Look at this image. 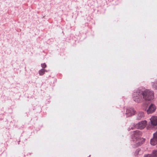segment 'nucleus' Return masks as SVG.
<instances>
[{"label":"nucleus","instance_id":"1a4fd4ad","mask_svg":"<svg viewBox=\"0 0 157 157\" xmlns=\"http://www.w3.org/2000/svg\"><path fill=\"white\" fill-rule=\"evenodd\" d=\"M144 117V113L143 112H139L137 116V118L138 120H140Z\"/></svg>","mask_w":157,"mask_h":157},{"label":"nucleus","instance_id":"7ed1b4c3","mask_svg":"<svg viewBox=\"0 0 157 157\" xmlns=\"http://www.w3.org/2000/svg\"><path fill=\"white\" fill-rule=\"evenodd\" d=\"M142 94V91L140 90L134 92L132 95L134 101L138 103L141 102L143 99Z\"/></svg>","mask_w":157,"mask_h":157},{"label":"nucleus","instance_id":"4468645a","mask_svg":"<svg viewBox=\"0 0 157 157\" xmlns=\"http://www.w3.org/2000/svg\"><path fill=\"white\" fill-rule=\"evenodd\" d=\"M41 66L43 68H45L46 67V65L45 63H42L41 64Z\"/></svg>","mask_w":157,"mask_h":157},{"label":"nucleus","instance_id":"20e7f679","mask_svg":"<svg viewBox=\"0 0 157 157\" xmlns=\"http://www.w3.org/2000/svg\"><path fill=\"white\" fill-rule=\"evenodd\" d=\"M136 111L132 108H127L126 111V115L127 117H129L134 115Z\"/></svg>","mask_w":157,"mask_h":157},{"label":"nucleus","instance_id":"9b49d317","mask_svg":"<svg viewBox=\"0 0 157 157\" xmlns=\"http://www.w3.org/2000/svg\"><path fill=\"white\" fill-rule=\"evenodd\" d=\"M45 72V70L43 69H41L39 71V74L40 75H42L44 74Z\"/></svg>","mask_w":157,"mask_h":157},{"label":"nucleus","instance_id":"0eeeda50","mask_svg":"<svg viewBox=\"0 0 157 157\" xmlns=\"http://www.w3.org/2000/svg\"><path fill=\"white\" fill-rule=\"evenodd\" d=\"M150 120L152 125L154 126L157 125V117L153 116Z\"/></svg>","mask_w":157,"mask_h":157},{"label":"nucleus","instance_id":"423d86ee","mask_svg":"<svg viewBox=\"0 0 157 157\" xmlns=\"http://www.w3.org/2000/svg\"><path fill=\"white\" fill-rule=\"evenodd\" d=\"M156 109V107L155 105L153 104H151L147 111V113L150 114L153 113L155 111Z\"/></svg>","mask_w":157,"mask_h":157},{"label":"nucleus","instance_id":"dca6fc26","mask_svg":"<svg viewBox=\"0 0 157 157\" xmlns=\"http://www.w3.org/2000/svg\"><path fill=\"white\" fill-rule=\"evenodd\" d=\"M153 136L157 139V131L154 134Z\"/></svg>","mask_w":157,"mask_h":157},{"label":"nucleus","instance_id":"f03ea898","mask_svg":"<svg viewBox=\"0 0 157 157\" xmlns=\"http://www.w3.org/2000/svg\"><path fill=\"white\" fill-rule=\"evenodd\" d=\"M142 92L143 98L144 100L150 101L154 99V93L153 91L146 89Z\"/></svg>","mask_w":157,"mask_h":157},{"label":"nucleus","instance_id":"9d476101","mask_svg":"<svg viewBox=\"0 0 157 157\" xmlns=\"http://www.w3.org/2000/svg\"><path fill=\"white\" fill-rule=\"evenodd\" d=\"M151 155L152 157H157V151H153Z\"/></svg>","mask_w":157,"mask_h":157},{"label":"nucleus","instance_id":"6e6552de","mask_svg":"<svg viewBox=\"0 0 157 157\" xmlns=\"http://www.w3.org/2000/svg\"><path fill=\"white\" fill-rule=\"evenodd\" d=\"M151 145H155L157 144V139L153 136V139L151 140Z\"/></svg>","mask_w":157,"mask_h":157},{"label":"nucleus","instance_id":"ddd939ff","mask_svg":"<svg viewBox=\"0 0 157 157\" xmlns=\"http://www.w3.org/2000/svg\"><path fill=\"white\" fill-rule=\"evenodd\" d=\"M152 86L155 89L157 90V81L154 83L152 85Z\"/></svg>","mask_w":157,"mask_h":157},{"label":"nucleus","instance_id":"f257e3e1","mask_svg":"<svg viewBox=\"0 0 157 157\" xmlns=\"http://www.w3.org/2000/svg\"><path fill=\"white\" fill-rule=\"evenodd\" d=\"M133 135V140L136 143V147L140 146L144 142L145 139L140 137L141 133L139 131L134 132Z\"/></svg>","mask_w":157,"mask_h":157},{"label":"nucleus","instance_id":"f8f14e48","mask_svg":"<svg viewBox=\"0 0 157 157\" xmlns=\"http://www.w3.org/2000/svg\"><path fill=\"white\" fill-rule=\"evenodd\" d=\"M140 151V149H137L134 153L135 155V156L138 155L139 154V152Z\"/></svg>","mask_w":157,"mask_h":157},{"label":"nucleus","instance_id":"2eb2a0df","mask_svg":"<svg viewBox=\"0 0 157 157\" xmlns=\"http://www.w3.org/2000/svg\"><path fill=\"white\" fill-rule=\"evenodd\" d=\"M152 157V155L151 154H147V155H144V157Z\"/></svg>","mask_w":157,"mask_h":157},{"label":"nucleus","instance_id":"39448f33","mask_svg":"<svg viewBox=\"0 0 157 157\" xmlns=\"http://www.w3.org/2000/svg\"><path fill=\"white\" fill-rule=\"evenodd\" d=\"M147 121H142L136 125V127L139 129H142L144 128L146 125Z\"/></svg>","mask_w":157,"mask_h":157}]
</instances>
